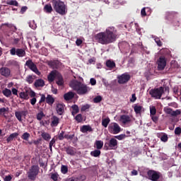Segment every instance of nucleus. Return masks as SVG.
Returning <instances> with one entry per match:
<instances>
[{"label":"nucleus","instance_id":"51","mask_svg":"<svg viewBox=\"0 0 181 181\" xmlns=\"http://www.w3.org/2000/svg\"><path fill=\"white\" fill-rule=\"evenodd\" d=\"M15 115H16V118H17V119L20 122H21V121H22V115L21 114V112H16Z\"/></svg>","mask_w":181,"mask_h":181},{"label":"nucleus","instance_id":"10","mask_svg":"<svg viewBox=\"0 0 181 181\" xmlns=\"http://www.w3.org/2000/svg\"><path fill=\"white\" fill-rule=\"evenodd\" d=\"M10 54H11V56L16 55L18 57H25V56H26V52L22 48L16 49L15 47H12L10 49Z\"/></svg>","mask_w":181,"mask_h":181},{"label":"nucleus","instance_id":"13","mask_svg":"<svg viewBox=\"0 0 181 181\" xmlns=\"http://www.w3.org/2000/svg\"><path fill=\"white\" fill-rule=\"evenodd\" d=\"M166 59L165 57H160L158 59V69L159 70L165 69L166 66Z\"/></svg>","mask_w":181,"mask_h":181},{"label":"nucleus","instance_id":"28","mask_svg":"<svg viewBox=\"0 0 181 181\" xmlns=\"http://www.w3.org/2000/svg\"><path fill=\"white\" fill-rule=\"evenodd\" d=\"M48 65H49L50 67H52V69H57L59 67V61L58 60L49 61L48 62Z\"/></svg>","mask_w":181,"mask_h":181},{"label":"nucleus","instance_id":"16","mask_svg":"<svg viewBox=\"0 0 181 181\" xmlns=\"http://www.w3.org/2000/svg\"><path fill=\"white\" fill-rule=\"evenodd\" d=\"M51 119L52 122L50 123V126L52 127V128L57 127V125L60 124V119H59V117H57V116H53Z\"/></svg>","mask_w":181,"mask_h":181},{"label":"nucleus","instance_id":"35","mask_svg":"<svg viewBox=\"0 0 181 181\" xmlns=\"http://www.w3.org/2000/svg\"><path fill=\"white\" fill-rule=\"evenodd\" d=\"M156 112H157V109L156 106H150V115L152 119H153V117H154V115H156Z\"/></svg>","mask_w":181,"mask_h":181},{"label":"nucleus","instance_id":"61","mask_svg":"<svg viewBox=\"0 0 181 181\" xmlns=\"http://www.w3.org/2000/svg\"><path fill=\"white\" fill-rule=\"evenodd\" d=\"M155 41L156 42V44L159 46L161 47L162 46V41L161 40H160V38H155Z\"/></svg>","mask_w":181,"mask_h":181},{"label":"nucleus","instance_id":"27","mask_svg":"<svg viewBox=\"0 0 181 181\" xmlns=\"http://www.w3.org/2000/svg\"><path fill=\"white\" fill-rule=\"evenodd\" d=\"M143 110V106H141V105H137L136 103L134 106V110L136 114H141V111Z\"/></svg>","mask_w":181,"mask_h":181},{"label":"nucleus","instance_id":"32","mask_svg":"<svg viewBox=\"0 0 181 181\" xmlns=\"http://www.w3.org/2000/svg\"><path fill=\"white\" fill-rule=\"evenodd\" d=\"M100 155H101V151H100L98 149H95L90 152V156H93L94 158H98V156H100Z\"/></svg>","mask_w":181,"mask_h":181},{"label":"nucleus","instance_id":"11","mask_svg":"<svg viewBox=\"0 0 181 181\" xmlns=\"http://www.w3.org/2000/svg\"><path fill=\"white\" fill-rule=\"evenodd\" d=\"M25 66H27V67H28V69H30L31 71L35 73L37 76H40V71H39V69H37V66H36V64H35V63H33V61H32V59H28V61H26Z\"/></svg>","mask_w":181,"mask_h":181},{"label":"nucleus","instance_id":"52","mask_svg":"<svg viewBox=\"0 0 181 181\" xmlns=\"http://www.w3.org/2000/svg\"><path fill=\"white\" fill-rule=\"evenodd\" d=\"M58 139L59 141H63L64 139V132H61V133L58 135Z\"/></svg>","mask_w":181,"mask_h":181},{"label":"nucleus","instance_id":"54","mask_svg":"<svg viewBox=\"0 0 181 181\" xmlns=\"http://www.w3.org/2000/svg\"><path fill=\"white\" fill-rule=\"evenodd\" d=\"M175 134L178 135V136L181 135V128H180V127H177V128H175Z\"/></svg>","mask_w":181,"mask_h":181},{"label":"nucleus","instance_id":"42","mask_svg":"<svg viewBox=\"0 0 181 181\" xmlns=\"http://www.w3.org/2000/svg\"><path fill=\"white\" fill-rule=\"evenodd\" d=\"M90 107H91V105H90L88 104L82 105V107L81 108V112H84L86 111H88V110H90Z\"/></svg>","mask_w":181,"mask_h":181},{"label":"nucleus","instance_id":"25","mask_svg":"<svg viewBox=\"0 0 181 181\" xmlns=\"http://www.w3.org/2000/svg\"><path fill=\"white\" fill-rule=\"evenodd\" d=\"M35 87H45V81L43 79H37L34 83Z\"/></svg>","mask_w":181,"mask_h":181},{"label":"nucleus","instance_id":"8","mask_svg":"<svg viewBox=\"0 0 181 181\" xmlns=\"http://www.w3.org/2000/svg\"><path fill=\"white\" fill-rule=\"evenodd\" d=\"M163 111L168 115H170V117H177L181 115V109L173 110V109L169 107V106H165V107H163Z\"/></svg>","mask_w":181,"mask_h":181},{"label":"nucleus","instance_id":"48","mask_svg":"<svg viewBox=\"0 0 181 181\" xmlns=\"http://www.w3.org/2000/svg\"><path fill=\"white\" fill-rule=\"evenodd\" d=\"M101 101H103V97L100 95H98L93 98V102L95 104H98V103H101Z\"/></svg>","mask_w":181,"mask_h":181},{"label":"nucleus","instance_id":"58","mask_svg":"<svg viewBox=\"0 0 181 181\" xmlns=\"http://www.w3.org/2000/svg\"><path fill=\"white\" fill-rule=\"evenodd\" d=\"M45 101H46V96L45 95H41V98L39 101V104H42V103H45Z\"/></svg>","mask_w":181,"mask_h":181},{"label":"nucleus","instance_id":"30","mask_svg":"<svg viewBox=\"0 0 181 181\" xmlns=\"http://www.w3.org/2000/svg\"><path fill=\"white\" fill-rule=\"evenodd\" d=\"M41 136L42 139H44L45 141H50V139H52V136H50L49 134L45 132H42Z\"/></svg>","mask_w":181,"mask_h":181},{"label":"nucleus","instance_id":"64","mask_svg":"<svg viewBox=\"0 0 181 181\" xmlns=\"http://www.w3.org/2000/svg\"><path fill=\"white\" fill-rule=\"evenodd\" d=\"M108 129L109 132H110L111 134H114V125L109 126Z\"/></svg>","mask_w":181,"mask_h":181},{"label":"nucleus","instance_id":"20","mask_svg":"<svg viewBox=\"0 0 181 181\" xmlns=\"http://www.w3.org/2000/svg\"><path fill=\"white\" fill-rule=\"evenodd\" d=\"M177 14V11H166L165 18H167V20H170V18L176 17Z\"/></svg>","mask_w":181,"mask_h":181},{"label":"nucleus","instance_id":"56","mask_svg":"<svg viewBox=\"0 0 181 181\" xmlns=\"http://www.w3.org/2000/svg\"><path fill=\"white\" fill-rule=\"evenodd\" d=\"M75 135L74 134H65L64 135V138L65 139H70L71 141V139H73V138H74Z\"/></svg>","mask_w":181,"mask_h":181},{"label":"nucleus","instance_id":"44","mask_svg":"<svg viewBox=\"0 0 181 181\" xmlns=\"http://www.w3.org/2000/svg\"><path fill=\"white\" fill-rule=\"evenodd\" d=\"M109 124H110V118H105L102 120V125L105 128H107Z\"/></svg>","mask_w":181,"mask_h":181},{"label":"nucleus","instance_id":"6","mask_svg":"<svg viewBox=\"0 0 181 181\" xmlns=\"http://www.w3.org/2000/svg\"><path fill=\"white\" fill-rule=\"evenodd\" d=\"M39 170H40V168L39 165H34L30 169L29 171L27 173L28 177L30 180H35L36 176L39 175Z\"/></svg>","mask_w":181,"mask_h":181},{"label":"nucleus","instance_id":"5","mask_svg":"<svg viewBox=\"0 0 181 181\" xmlns=\"http://www.w3.org/2000/svg\"><path fill=\"white\" fill-rule=\"evenodd\" d=\"M165 93V88L163 86H159V88H154L149 90V94L155 100H160L163 94Z\"/></svg>","mask_w":181,"mask_h":181},{"label":"nucleus","instance_id":"4","mask_svg":"<svg viewBox=\"0 0 181 181\" xmlns=\"http://www.w3.org/2000/svg\"><path fill=\"white\" fill-rule=\"evenodd\" d=\"M52 6L57 12L59 15H66L67 13V10L66 9V4L64 2L60 0H53L52 1Z\"/></svg>","mask_w":181,"mask_h":181},{"label":"nucleus","instance_id":"29","mask_svg":"<svg viewBox=\"0 0 181 181\" xmlns=\"http://www.w3.org/2000/svg\"><path fill=\"white\" fill-rule=\"evenodd\" d=\"M49 176H50V179H52V180L53 181H58L59 177H60V175H59V173H57V172L51 173L49 174Z\"/></svg>","mask_w":181,"mask_h":181},{"label":"nucleus","instance_id":"40","mask_svg":"<svg viewBox=\"0 0 181 181\" xmlns=\"http://www.w3.org/2000/svg\"><path fill=\"white\" fill-rule=\"evenodd\" d=\"M122 132V128L119 127L118 124L115 122V135L117 134H119Z\"/></svg>","mask_w":181,"mask_h":181},{"label":"nucleus","instance_id":"23","mask_svg":"<svg viewBox=\"0 0 181 181\" xmlns=\"http://www.w3.org/2000/svg\"><path fill=\"white\" fill-rule=\"evenodd\" d=\"M103 146H104V141L101 140H96L94 144V147L96 148V149L99 150L103 149Z\"/></svg>","mask_w":181,"mask_h":181},{"label":"nucleus","instance_id":"39","mask_svg":"<svg viewBox=\"0 0 181 181\" xmlns=\"http://www.w3.org/2000/svg\"><path fill=\"white\" fill-rule=\"evenodd\" d=\"M61 172L63 175H66L69 172V167L67 165H62L61 166Z\"/></svg>","mask_w":181,"mask_h":181},{"label":"nucleus","instance_id":"47","mask_svg":"<svg viewBox=\"0 0 181 181\" xmlns=\"http://www.w3.org/2000/svg\"><path fill=\"white\" fill-rule=\"evenodd\" d=\"M75 119L77 122H83V115L78 114L75 117Z\"/></svg>","mask_w":181,"mask_h":181},{"label":"nucleus","instance_id":"59","mask_svg":"<svg viewBox=\"0 0 181 181\" xmlns=\"http://www.w3.org/2000/svg\"><path fill=\"white\" fill-rule=\"evenodd\" d=\"M90 83L91 84V86H95V84H97V81L95 80V78H91L90 79Z\"/></svg>","mask_w":181,"mask_h":181},{"label":"nucleus","instance_id":"22","mask_svg":"<svg viewBox=\"0 0 181 181\" xmlns=\"http://www.w3.org/2000/svg\"><path fill=\"white\" fill-rule=\"evenodd\" d=\"M64 98L66 101H70V100H73L74 98V93L68 92L64 95Z\"/></svg>","mask_w":181,"mask_h":181},{"label":"nucleus","instance_id":"38","mask_svg":"<svg viewBox=\"0 0 181 181\" xmlns=\"http://www.w3.org/2000/svg\"><path fill=\"white\" fill-rule=\"evenodd\" d=\"M74 181H84L86 179V175H83L79 177H72Z\"/></svg>","mask_w":181,"mask_h":181},{"label":"nucleus","instance_id":"21","mask_svg":"<svg viewBox=\"0 0 181 181\" xmlns=\"http://www.w3.org/2000/svg\"><path fill=\"white\" fill-rule=\"evenodd\" d=\"M18 136H19V133L18 132H14L10 134L9 136H8L6 139L7 144H9V142H12V141H13V139H15V138H17Z\"/></svg>","mask_w":181,"mask_h":181},{"label":"nucleus","instance_id":"60","mask_svg":"<svg viewBox=\"0 0 181 181\" xmlns=\"http://www.w3.org/2000/svg\"><path fill=\"white\" fill-rule=\"evenodd\" d=\"M76 46H81L83 45V40L81 39H77L76 41Z\"/></svg>","mask_w":181,"mask_h":181},{"label":"nucleus","instance_id":"31","mask_svg":"<svg viewBox=\"0 0 181 181\" xmlns=\"http://www.w3.org/2000/svg\"><path fill=\"white\" fill-rule=\"evenodd\" d=\"M73 111L71 112L72 115H76V114H78L80 112V109L78 108V105H73L71 106Z\"/></svg>","mask_w":181,"mask_h":181},{"label":"nucleus","instance_id":"17","mask_svg":"<svg viewBox=\"0 0 181 181\" xmlns=\"http://www.w3.org/2000/svg\"><path fill=\"white\" fill-rule=\"evenodd\" d=\"M157 137L159 138L162 142H168V134H164L163 132L157 134Z\"/></svg>","mask_w":181,"mask_h":181},{"label":"nucleus","instance_id":"36","mask_svg":"<svg viewBox=\"0 0 181 181\" xmlns=\"http://www.w3.org/2000/svg\"><path fill=\"white\" fill-rule=\"evenodd\" d=\"M2 93L4 94V95H5V97H11V95H12V90L8 88H5L2 90Z\"/></svg>","mask_w":181,"mask_h":181},{"label":"nucleus","instance_id":"63","mask_svg":"<svg viewBox=\"0 0 181 181\" xmlns=\"http://www.w3.org/2000/svg\"><path fill=\"white\" fill-rule=\"evenodd\" d=\"M11 180H12V175H6L4 177V181H11Z\"/></svg>","mask_w":181,"mask_h":181},{"label":"nucleus","instance_id":"18","mask_svg":"<svg viewBox=\"0 0 181 181\" xmlns=\"http://www.w3.org/2000/svg\"><path fill=\"white\" fill-rule=\"evenodd\" d=\"M81 132L86 134V132H93V128L90 125H83L81 127Z\"/></svg>","mask_w":181,"mask_h":181},{"label":"nucleus","instance_id":"26","mask_svg":"<svg viewBox=\"0 0 181 181\" xmlns=\"http://www.w3.org/2000/svg\"><path fill=\"white\" fill-rule=\"evenodd\" d=\"M106 141L107 143H105V145H108L109 148H110V149H112L114 148V138L110 139V137L107 136Z\"/></svg>","mask_w":181,"mask_h":181},{"label":"nucleus","instance_id":"49","mask_svg":"<svg viewBox=\"0 0 181 181\" xmlns=\"http://www.w3.org/2000/svg\"><path fill=\"white\" fill-rule=\"evenodd\" d=\"M106 66L108 69H113L114 68V62H111V60H107L106 62Z\"/></svg>","mask_w":181,"mask_h":181},{"label":"nucleus","instance_id":"50","mask_svg":"<svg viewBox=\"0 0 181 181\" xmlns=\"http://www.w3.org/2000/svg\"><path fill=\"white\" fill-rule=\"evenodd\" d=\"M43 117H45V113H43V112H40L39 113L37 114V119L38 121H42Z\"/></svg>","mask_w":181,"mask_h":181},{"label":"nucleus","instance_id":"45","mask_svg":"<svg viewBox=\"0 0 181 181\" xmlns=\"http://www.w3.org/2000/svg\"><path fill=\"white\" fill-rule=\"evenodd\" d=\"M35 78H33V76H32V75L28 76L25 78V81H27L28 84H32Z\"/></svg>","mask_w":181,"mask_h":181},{"label":"nucleus","instance_id":"15","mask_svg":"<svg viewBox=\"0 0 181 181\" xmlns=\"http://www.w3.org/2000/svg\"><path fill=\"white\" fill-rule=\"evenodd\" d=\"M56 111L58 115H63L64 113V105L62 103L57 104Z\"/></svg>","mask_w":181,"mask_h":181},{"label":"nucleus","instance_id":"43","mask_svg":"<svg viewBox=\"0 0 181 181\" xmlns=\"http://www.w3.org/2000/svg\"><path fill=\"white\" fill-rule=\"evenodd\" d=\"M7 5H12L13 6H19V3L16 0H11L6 2Z\"/></svg>","mask_w":181,"mask_h":181},{"label":"nucleus","instance_id":"3","mask_svg":"<svg viewBox=\"0 0 181 181\" xmlns=\"http://www.w3.org/2000/svg\"><path fill=\"white\" fill-rule=\"evenodd\" d=\"M56 78V83L57 86H62L64 85V80L63 79V76L57 70L52 71L47 76V79L49 83H53Z\"/></svg>","mask_w":181,"mask_h":181},{"label":"nucleus","instance_id":"53","mask_svg":"<svg viewBox=\"0 0 181 181\" xmlns=\"http://www.w3.org/2000/svg\"><path fill=\"white\" fill-rule=\"evenodd\" d=\"M8 110H9V108L8 107L0 108V115L1 114H5L6 112H8Z\"/></svg>","mask_w":181,"mask_h":181},{"label":"nucleus","instance_id":"34","mask_svg":"<svg viewBox=\"0 0 181 181\" xmlns=\"http://www.w3.org/2000/svg\"><path fill=\"white\" fill-rule=\"evenodd\" d=\"M44 11H45L47 13H52V12H53V8L52 7V4H46L44 6Z\"/></svg>","mask_w":181,"mask_h":181},{"label":"nucleus","instance_id":"12","mask_svg":"<svg viewBox=\"0 0 181 181\" xmlns=\"http://www.w3.org/2000/svg\"><path fill=\"white\" fill-rule=\"evenodd\" d=\"M131 79V75L129 74H122L117 76V81L119 83H126Z\"/></svg>","mask_w":181,"mask_h":181},{"label":"nucleus","instance_id":"57","mask_svg":"<svg viewBox=\"0 0 181 181\" xmlns=\"http://www.w3.org/2000/svg\"><path fill=\"white\" fill-rule=\"evenodd\" d=\"M136 100H137V98H136V93H132V98L130 99L131 103H135Z\"/></svg>","mask_w":181,"mask_h":181},{"label":"nucleus","instance_id":"55","mask_svg":"<svg viewBox=\"0 0 181 181\" xmlns=\"http://www.w3.org/2000/svg\"><path fill=\"white\" fill-rule=\"evenodd\" d=\"M119 47H122V48H124L125 47H129L128 42L127 41H123V42H120L119 44Z\"/></svg>","mask_w":181,"mask_h":181},{"label":"nucleus","instance_id":"7","mask_svg":"<svg viewBox=\"0 0 181 181\" xmlns=\"http://www.w3.org/2000/svg\"><path fill=\"white\" fill-rule=\"evenodd\" d=\"M161 173L157 172L156 170H148L146 177L151 181H159L160 178Z\"/></svg>","mask_w":181,"mask_h":181},{"label":"nucleus","instance_id":"37","mask_svg":"<svg viewBox=\"0 0 181 181\" xmlns=\"http://www.w3.org/2000/svg\"><path fill=\"white\" fill-rule=\"evenodd\" d=\"M146 10H147V11H150V13L151 12V8L149 7H144L141 10V14L142 17H145L146 16H147Z\"/></svg>","mask_w":181,"mask_h":181},{"label":"nucleus","instance_id":"62","mask_svg":"<svg viewBox=\"0 0 181 181\" xmlns=\"http://www.w3.org/2000/svg\"><path fill=\"white\" fill-rule=\"evenodd\" d=\"M26 11H28V6H24L21 7L20 12H21V13L23 14Z\"/></svg>","mask_w":181,"mask_h":181},{"label":"nucleus","instance_id":"41","mask_svg":"<svg viewBox=\"0 0 181 181\" xmlns=\"http://www.w3.org/2000/svg\"><path fill=\"white\" fill-rule=\"evenodd\" d=\"M30 138V134L28 132H25L21 136V139H23L24 141H29V139Z\"/></svg>","mask_w":181,"mask_h":181},{"label":"nucleus","instance_id":"19","mask_svg":"<svg viewBox=\"0 0 181 181\" xmlns=\"http://www.w3.org/2000/svg\"><path fill=\"white\" fill-rule=\"evenodd\" d=\"M65 151L67 155H70L71 156L76 155V149L72 146L66 147Z\"/></svg>","mask_w":181,"mask_h":181},{"label":"nucleus","instance_id":"46","mask_svg":"<svg viewBox=\"0 0 181 181\" xmlns=\"http://www.w3.org/2000/svg\"><path fill=\"white\" fill-rule=\"evenodd\" d=\"M116 139H118V141H123V139H125L127 138V135L125 134H122L121 135H117L115 136Z\"/></svg>","mask_w":181,"mask_h":181},{"label":"nucleus","instance_id":"9","mask_svg":"<svg viewBox=\"0 0 181 181\" xmlns=\"http://www.w3.org/2000/svg\"><path fill=\"white\" fill-rule=\"evenodd\" d=\"M119 122L122 123L123 127H131L133 120L130 115H120Z\"/></svg>","mask_w":181,"mask_h":181},{"label":"nucleus","instance_id":"33","mask_svg":"<svg viewBox=\"0 0 181 181\" xmlns=\"http://www.w3.org/2000/svg\"><path fill=\"white\" fill-rule=\"evenodd\" d=\"M19 96L20 98H23V100H29V94L28 93V90L25 92H21Z\"/></svg>","mask_w":181,"mask_h":181},{"label":"nucleus","instance_id":"14","mask_svg":"<svg viewBox=\"0 0 181 181\" xmlns=\"http://www.w3.org/2000/svg\"><path fill=\"white\" fill-rule=\"evenodd\" d=\"M0 74L3 77H9L11 76V69L8 67H1L0 68Z\"/></svg>","mask_w":181,"mask_h":181},{"label":"nucleus","instance_id":"1","mask_svg":"<svg viewBox=\"0 0 181 181\" xmlns=\"http://www.w3.org/2000/svg\"><path fill=\"white\" fill-rule=\"evenodd\" d=\"M95 40L100 45H110L114 41V28H107L105 32H101L95 35Z\"/></svg>","mask_w":181,"mask_h":181},{"label":"nucleus","instance_id":"2","mask_svg":"<svg viewBox=\"0 0 181 181\" xmlns=\"http://www.w3.org/2000/svg\"><path fill=\"white\" fill-rule=\"evenodd\" d=\"M70 87L76 91L78 95H86L90 93V87L87 84L83 83L78 81H74L70 83Z\"/></svg>","mask_w":181,"mask_h":181},{"label":"nucleus","instance_id":"24","mask_svg":"<svg viewBox=\"0 0 181 181\" xmlns=\"http://www.w3.org/2000/svg\"><path fill=\"white\" fill-rule=\"evenodd\" d=\"M54 98L52 95H47L46 97V103L48 105H53L54 104Z\"/></svg>","mask_w":181,"mask_h":181}]
</instances>
